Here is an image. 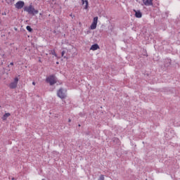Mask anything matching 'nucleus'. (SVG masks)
Here are the masks:
<instances>
[{
  "mask_svg": "<svg viewBox=\"0 0 180 180\" xmlns=\"http://www.w3.org/2000/svg\"><path fill=\"white\" fill-rule=\"evenodd\" d=\"M53 56H57V54H56V52H53Z\"/></svg>",
  "mask_w": 180,
  "mask_h": 180,
  "instance_id": "f3484780",
  "label": "nucleus"
},
{
  "mask_svg": "<svg viewBox=\"0 0 180 180\" xmlns=\"http://www.w3.org/2000/svg\"><path fill=\"white\" fill-rule=\"evenodd\" d=\"M32 85H36V82H33Z\"/></svg>",
  "mask_w": 180,
  "mask_h": 180,
  "instance_id": "6ab92c4d",
  "label": "nucleus"
},
{
  "mask_svg": "<svg viewBox=\"0 0 180 180\" xmlns=\"http://www.w3.org/2000/svg\"><path fill=\"white\" fill-rule=\"evenodd\" d=\"M65 54V51H63L61 53L62 57H63V58H67V57L65 56H64Z\"/></svg>",
  "mask_w": 180,
  "mask_h": 180,
  "instance_id": "2eb2a0df",
  "label": "nucleus"
},
{
  "mask_svg": "<svg viewBox=\"0 0 180 180\" xmlns=\"http://www.w3.org/2000/svg\"><path fill=\"white\" fill-rule=\"evenodd\" d=\"M79 127H81V124H79Z\"/></svg>",
  "mask_w": 180,
  "mask_h": 180,
  "instance_id": "4be33fe9",
  "label": "nucleus"
},
{
  "mask_svg": "<svg viewBox=\"0 0 180 180\" xmlns=\"http://www.w3.org/2000/svg\"><path fill=\"white\" fill-rule=\"evenodd\" d=\"M56 64H58V62H57Z\"/></svg>",
  "mask_w": 180,
  "mask_h": 180,
  "instance_id": "b1692460",
  "label": "nucleus"
},
{
  "mask_svg": "<svg viewBox=\"0 0 180 180\" xmlns=\"http://www.w3.org/2000/svg\"><path fill=\"white\" fill-rule=\"evenodd\" d=\"M112 141L113 143H115V144H120V140L119 138H113Z\"/></svg>",
  "mask_w": 180,
  "mask_h": 180,
  "instance_id": "9b49d317",
  "label": "nucleus"
},
{
  "mask_svg": "<svg viewBox=\"0 0 180 180\" xmlns=\"http://www.w3.org/2000/svg\"><path fill=\"white\" fill-rule=\"evenodd\" d=\"M9 116H11V113L7 112L5 113L3 117H1L2 120H6L8 119V117H9Z\"/></svg>",
  "mask_w": 180,
  "mask_h": 180,
  "instance_id": "9d476101",
  "label": "nucleus"
},
{
  "mask_svg": "<svg viewBox=\"0 0 180 180\" xmlns=\"http://www.w3.org/2000/svg\"><path fill=\"white\" fill-rule=\"evenodd\" d=\"M98 180H105V175H103V174L100 175Z\"/></svg>",
  "mask_w": 180,
  "mask_h": 180,
  "instance_id": "4468645a",
  "label": "nucleus"
},
{
  "mask_svg": "<svg viewBox=\"0 0 180 180\" xmlns=\"http://www.w3.org/2000/svg\"><path fill=\"white\" fill-rule=\"evenodd\" d=\"M23 9L24 12H27L28 15H32V16L39 13V10H36L32 4L25 6Z\"/></svg>",
  "mask_w": 180,
  "mask_h": 180,
  "instance_id": "f257e3e1",
  "label": "nucleus"
},
{
  "mask_svg": "<svg viewBox=\"0 0 180 180\" xmlns=\"http://www.w3.org/2000/svg\"><path fill=\"white\" fill-rule=\"evenodd\" d=\"M9 86L11 89H15V88H18V84L13 82L10 84Z\"/></svg>",
  "mask_w": 180,
  "mask_h": 180,
  "instance_id": "1a4fd4ad",
  "label": "nucleus"
},
{
  "mask_svg": "<svg viewBox=\"0 0 180 180\" xmlns=\"http://www.w3.org/2000/svg\"><path fill=\"white\" fill-rule=\"evenodd\" d=\"M70 16L72 17V13H71V14L70 15Z\"/></svg>",
  "mask_w": 180,
  "mask_h": 180,
  "instance_id": "412c9836",
  "label": "nucleus"
},
{
  "mask_svg": "<svg viewBox=\"0 0 180 180\" xmlns=\"http://www.w3.org/2000/svg\"><path fill=\"white\" fill-rule=\"evenodd\" d=\"M82 5H84V4H86L85 5V9H86L88 8V0H82Z\"/></svg>",
  "mask_w": 180,
  "mask_h": 180,
  "instance_id": "f8f14e48",
  "label": "nucleus"
},
{
  "mask_svg": "<svg viewBox=\"0 0 180 180\" xmlns=\"http://www.w3.org/2000/svg\"><path fill=\"white\" fill-rule=\"evenodd\" d=\"M46 82L53 86V85L57 84V77L54 75H49L46 78Z\"/></svg>",
  "mask_w": 180,
  "mask_h": 180,
  "instance_id": "f03ea898",
  "label": "nucleus"
},
{
  "mask_svg": "<svg viewBox=\"0 0 180 180\" xmlns=\"http://www.w3.org/2000/svg\"><path fill=\"white\" fill-rule=\"evenodd\" d=\"M98 49H99V45H98V44H93L90 48V50H93V51H95Z\"/></svg>",
  "mask_w": 180,
  "mask_h": 180,
  "instance_id": "6e6552de",
  "label": "nucleus"
},
{
  "mask_svg": "<svg viewBox=\"0 0 180 180\" xmlns=\"http://www.w3.org/2000/svg\"><path fill=\"white\" fill-rule=\"evenodd\" d=\"M143 3L146 6H153V0H143Z\"/></svg>",
  "mask_w": 180,
  "mask_h": 180,
  "instance_id": "423d86ee",
  "label": "nucleus"
},
{
  "mask_svg": "<svg viewBox=\"0 0 180 180\" xmlns=\"http://www.w3.org/2000/svg\"><path fill=\"white\" fill-rule=\"evenodd\" d=\"M97 25H98V17H94L93 20V22L90 26V29L91 30H95V29H96Z\"/></svg>",
  "mask_w": 180,
  "mask_h": 180,
  "instance_id": "20e7f679",
  "label": "nucleus"
},
{
  "mask_svg": "<svg viewBox=\"0 0 180 180\" xmlns=\"http://www.w3.org/2000/svg\"><path fill=\"white\" fill-rule=\"evenodd\" d=\"M15 82V84H18V82H19V78L18 77H15L14 78V82Z\"/></svg>",
  "mask_w": 180,
  "mask_h": 180,
  "instance_id": "dca6fc26",
  "label": "nucleus"
},
{
  "mask_svg": "<svg viewBox=\"0 0 180 180\" xmlns=\"http://www.w3.org/2000/svg\"><path fill=\"white\" fill-rule=\"evenodd\" d=\"M137 2H139V0H136Z\"/></svg>",
  "mask_w": 180,
  "mask_h": 180,
  "instance_id": "5701e85b",
  "label": "nucleus"
},
{
  "mask_svg": "<svg viewBox=\"0 0 180 180\" xmlns=\"http://www.w3.org/2000/svg\"><path fill=\"white\" fill-rule=\"evenodd\" d=\"M68 122H69V123L71 122V119H69V120H68Z\"/></svg>",
  "mask_w": 180,
  "mask_h": 180,
  "instance_id": "aec40b11",
  "label": "nucleus"
},
{
  "mask_svg": "<svg viewBox=\"0 0 180 180\" xmlns=\"http://www.w3.org/2000/svg\"><path fill=\"white\" fill-rule=\"evenodd\" d=\"M134 12L135 13L136 18H142L143 13H141V11H140V10H138V11L134 10Z\"/></svg>",
  "mask_w": 180,
  "mask_h": 180,
  "instance_id": "0eeeda50",
  "label": "nucleus"
},
{
  "mask_svg": "<svg viewBox=\"0 0 180 180\" xmlns=\"http://www.w3.org/2000/svg\"><path fill=\"white\" fill-rule=\"evenodd\" d=\"M10 65H13V62H11V63H10Z\"/></svg>",
  "mask_w": 180,
  "mask_h": 180,
  "instance_id": "a211bd4d",
  "label": "nucleus"
},
{
  "mask_svg": "<svg viewBox=\"0 0 180 180\" xmlns=\"http://www.w3.org/2000/svg\"><path fill=\"white\" fill-rule=\"evenodd\" d=\"M25 6V1H19L15 4V8L17 9H22Z\"/></svg>",
  "mask_w": 180,
  "mask_h": 180,
  "instance_id": "39448f33",
  "label": "nucleus"
},
{
  "mask_svg": "<svg viewBox=\"0 0 180 180\" xmlns=\"http://www.w3.org/2000/svg\"><path fill=\"white\" fill-rule=\"evenodd\" d=\"M66 91L64 90V89L60 88L57 91V96L58 98H60V99H65L67 98V94H65Z\"/></svg>",
  "mask_w": 180,
  "mask_h": 180,
  "instance_id": "7ed1b4c3",
  "label": "nucleus"
},
{
  "mask_svg": "<svg viewBox=\"0 0 180 180\" xmlns=\"http://www.w3.org/2000/svg\"><path fill=\"white\" fill-rule=\"evenodd\" d=\"M26 29L27 31L30 32V33H32L33 32V29L32 28V27H30L29 25L26 27Z\"/></svg>",
  "mask_w": 180,
  "mask_h": 180,
  "instance_id": "ddd939ff",
  "label": "nucleus"
}]
</instances>
